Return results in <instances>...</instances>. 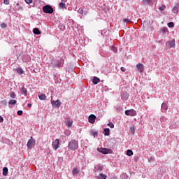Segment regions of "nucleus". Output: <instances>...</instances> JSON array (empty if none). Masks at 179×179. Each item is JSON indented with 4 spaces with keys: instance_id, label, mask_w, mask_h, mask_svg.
<instances>
[{
    "instance_id": "f257e3e1",
    "label": "nucleus",
    "mask_w": 179,
    "mask_h": 179,
    "mask_svg": "<svg viewBox=\"0 0 179 179\" xmlns=\"http://www.w3.org/2000/svg\"><path fill=\"white\" fill-rule=\"evenodd\" d=\"M64 62H65L64 59H52L50 65L52 68H61V66L64 65Z\"/></svg>"
},
{
    "instance_id": "f03ea898",
    "label": "nucleus",
    "mask_w": 179,
    "mask_h": 179,
    "mask_svg": "<svg viewBox=\"0 0 179 179\" xmlns=\"http://www.w3.org/2000/svg\"><path fill=\"white\" fill-rule=\"evenodd\" d=\"M69 149L70 150H76L79 148V144L78 143V141L76 140H72L69 142L68 145Z\"/></svg>"
},
{
    "instance_id": "7ed1b4c3",
    "label": "nucleus",
    "mask_w": 179,
    "mask_h": 179,
    "mask_svg": "<svg viewBox=\"0 0 179 179\" xmlns=\"http://www.w3.org/2000/svg\"><path fill=\"white\" fill-rule=\"evenodd\" d=\"M43 10L45 13L51 14L53 13L54 8H52V7H51L50 6L46 5L43 7Z\"/></svg>"
},
{
    "instance_id": "20e7f679",
    "label": "nucleus",
    "mask_w": 179,
    "mask_h": 179,
    "mask_svg": "<svg viewBox=\"0 0 179 179\" xmlns=\"http://www.w3.org/2000/svg\"><path fill=\"white\" fill-rule=\"evenodd\" d=\"M126 115H130V117H135L136 115V110L134 109L125 110Z\"/></svg>"
},
{
    "instance_id": "39448f33",
    "label": "nucleus",
    "mask_w": 179,
    "mask_h": 179,
    "mask_svg": "<svg viewBox=\"0 0 179 179\" xmlns=\"http://www.w3.org/2000/svg\"><path fill=\"white\" fill-rule=\"evenodd\" d=\"M36 145V140L33 139V137H31V139H29L27 142V148L29 149L33 148Z\"/></svg>"
},
{
    "instance_id": "423d86ee",
    "label": "nucleus",
    "mask_w": 179,
    "mask_h": 179,
    "mask_svg": "<svg viewBox=\"0 0 179 179\" xmlns=\"http://www.w3.org/2000/svg\"><path fill=\"white\" fill-rule=\"evenodd\" d=\"M51 103L52 105V107H57V108H59V107H61V101H59V99H57L56 101L51 100Z\"/></svg>"
},
{
    "instance_id": "0eeeda50",
    "label": "nucleus",
    "mask_w": 179,
    "mask_h": 179,
    "mask_svg": "<svg viewBox=\"0 0 179 179\" xmlns=\"http://www.w3.org/2000/svg\"><path fill=\"white\" fill-rule=\"evenodd\" d=\"M166 45L169 47V48H174V47H176V40L173 39L172 41H167Z\"/></svg>"
},
{
    "instance_id": "6e6552de",
    "label": "nucleus",
    "mask_w": 179,
    "mask_h": 179,
    "mask_svg": "<svg viewBox=\"0 0 179 179\" xmlns=\"http://www.w3.org/2000/svg\"><path fill=\"white\" fill-rule=\"evenodd\" d=\"M98 152H100V153H103V155H108V153L111 152V150L108 148H98Z\"/></svg>"
},
{
    "instance_id": "1a4fd4ad",
    "label": "nucleus",
    "mask_w": 179,
    "mask_h": 179,
    "mask_svg": "<svg viewBox=\"0 0 179 179\" xmlns=\"http://www.w3.org/2000/svg\"><path fill=\"white\" fill-rule=\"evenodd\" d=\"M136 68L141 73H142V72L145 71V66H143V64H142L141 63H138V64H136Z\"/></svg>"
},
{
    "instance_id": "9d476101",
    "label": "nucleus",
    "mask_w": 179,
    "mask_h": 179,
    "mask_svg": "<svg viewBox=\"0 0 179 179\" xmlns=\"http://www.w3.org/2000/svg\"><path fill=\"white\" fill-rule=\"evenodd\" d=\"M96 115H90L88 117V121L90 124H94L96 122Z\"/></svg>"
},
{
    "instance_id": "9b49d317",
    "label": "nucleus",
    "mask_w": 179,
    "mask_h": 179,
    "mask_svg": "<svg viewBox=\"0 0 179 179\" xmlns=\"http://www.w3.org/2000/svg\"><path fill=\"white\" fill-rule=\"evenodd\" d=\"M59 145V139H56L52 142V146H53L54 150H57V149H58Z\"/></svg>"
},
{
    "instance_id": "f8f14e48",
    "label": "nucleus",
    "mask_w": 179,
    "mask_h": 179,
    "mask_svg": "<svg viewBox=\"0 0 179 179\" xmlns=\"http://www.w3.org/2000/svg\"><path fill=\"white\" fill-rule=\"evenodd\" d=\"M167 109H168L167 104L165 103H163L161 106V110L162 113H166L167 111Z\"/></svg>"
},
{
    "instance_id": "ddd939ff",
    "label": "nucleus",
    "mask_w": 179,
    "mask_h": 179,
    "mask_svg": "<svg viewBox=\"0 0 179 179\" xmlns=\"http://www.w3.org/2000/svg\"><path fill=\"white\" fill-rule=\"evenodd\" d=\"M143 5L152 6L153 5V1L152 0H143Z\"/></svg>"
},
{
    "instance_id": "4468645a",
    "label": "nucleus",
    "mask_w": 179,
    "mask_h": 179,
    "mask_svg": "<svg viewBox=\"0 0 179 179\" xmlns=\"http://www.w3.org/2000/svg\"><path fill=\"white\" fill-rule=\"evenodd\" d=\"M16 72L18 73L19 75H23V73H24V71L20 67L16 69Z\"/></svg>"
},
{
    "instance_id": "2eb2a0df",
    "label": "nucleus",
    "mask_w": 179,
    "mask_h": 179,
    "mask_svg": "<svg viewBox=\"0 0 179 179\" xmlns=\"http://www.w3.org/2000/svg\"><path fill=\"white\" fill-rule=\"evenodd\" d=\"M38 98L40 100H47V96H45V94H39Z\"/></svg>"
},
{
    "instance_id": "dca6fc26",
    "label": "nucleus",
    "mask_w": 179,
    "mask_h": 179,
    "mask_svg": "<svg viewBox=\"0 0 179 179\" xmlns=\"http://www.w3.org/2000/svg\"><path fill=\"white\" fill-rule=\"evenodd\" d=\"M160 31L162 33L163 36L166 35V33L169 31V29L167 27H162L160 29Z\"/></svg>"
},
{
    "instance_id": "f3484780",
    "label": "nucleus",
    "mask_w": 179,
    "mask_h": 179,
    "mask_svg": "<svg viewBox=\"0 0 179 179\" xmlns=\"http://www.w3.org/2000/svg\"><path fill=\"white\" fill-rule=\"evenodd\" d=\"M92 82H93L94 85H97V83H99L100 82V78H99L97 77H94Z\"/></svg>"
},
{
    "instance_id": "a211bd4d",
    "label": "nucleus",
    "mask_w": 179,
    "mask_h": 179,
    "mask_svg": "<svg viewBox=\"0 0 179 179\" xmlns=\"http://www.w3.org/2000/svg\"><path fill=\"white\" fill-rule=\"evenodd\" d=\"M96 171H103V166L101 165L98 164L96 166H95Z\"/></svg>"
},
{
    "instance_id": "6ab92c4d",
    "label": "nucleus",
    "mask_w": 179,
    "mask_h": 179,
    "mask_svg": "<svg viewBox=\"0 0 179 179\" xmlns=\"http://www.w3.org/2000/svg\"><path fill=\"white\" fill-rule=\"evenodd\" d=\"M33 32H34V34H36V35L41 34V31H40V29H38V28H34L33 29Z\"/></svg>"
},
{
    "instance_id": "aec40b11",
    "label": "nucleus",
    "mask_w": 179,
    "mask_h": 179,
    "mask_svg": "<svg viewBox=\"0 0 179 179\" xmlns=\"http://www.w3.org/2000/svg\"><path fill=\"white\" fill-rule=\"evenodd\" d=\"M129 96V95L127 92H124L123 94H122V99H123L124 100H127Z\"/></svg>"
},
{
    "instance_id": "412c9836",
    "label": "nucleus",
    "mask_w": 179,
    "mask_h": 179,
    "mask_svg": "<svg viewBox=\"0 0 179 179\" xmlns=\"http://www.w3.org/2000/svg\"><path fill=\"white\" fill-rule=\"evenodd\" d=\"M103 135H105V136H108L110 135V129H105L103 130Z\"/></svg>"
},
{
    "instance_id": "4be33fe9",
    "label": "nucleus",
    "mask_w": 179,
    "mask_h": 179,
    "mask_svg": "<svg viewBox=\"0 0 179 179\" xmlns=\"http://www.w3.org/2000/svg\"><path fill=\"white\" fill-rule=\"evenodd\" d=\"M59 7L60 8V9H66V5L65 4V3H59Z\"/></svg>"
},
{
    "instance_id": "5701e85b",
    "label": "nucleus",
    "mask_w": 179,
    "mask_h": 179,
    "mask_svg": "<svg viewBox=\"0 0 179 179\" xmlns=\"http://www.w3.org/2000/svg\"><path fill=\"white\" fill-rule=\"evenodd\" d=\"M172 10H173V13H178V11H179V10H178V4H177L176 6H175L173 8Z\"/></svg>"
},
{
    "instance_id": "b1692460",
    "label": "nucleus",
    "mask_w": 179,
    "mask_h": 179,
    "mask_svg": "<svg viewBox=\"0 0 179 179\" xmlns=\"http://www.w3.org/2000/svg\"><path fill=\"white\" fill-rule=\"evenodd\" d=\"M72 174L73 176H78V174H79V169H78L77 168L73 169L72 171Z\"/></svg>"
},
{
    "instance_id": "393cba45",
    "label": "nucleus",
    "mask_w": 179,
    "mask_h": 179,
    "mask_svg": "<svg viewBox=\"0 0 179 179\" xmlns=\"http://www.w3.org/2000/svg\"><path fill=\"white\" fill-rule=\"evenodd\" d=\"M3 176H4L5 177H6V176H8V168L7 167L3 168Z\"/></svg>"
},
{
    "instance_id": "a878e982",
    "label": "nucleus",
    "mask_w": 179,
    "mask_h": 179,
    "mask_svg": "<svg viewBox=\"0 0 179 179\" xmlns=\"http://www.w3.org/2000/svg\"><path fill=\"white\" fill-rule=\"evenodd\" d=\"M16 103H17V101H16L15 99H11L9 101L8 104H10L11 106H15V104H16Z\"/></svg>"
},
{
    "instance_id": "bb28decb",
    "label": "nucleus",
    "mask_w": 179,
    "mask_h": 179,
    "mask_svg": "<svg viewBox=\"0 0 179 179\" xmlns=\"http://www.w3.org/2000/svg\"><path fill=\"white\" fill-rule=\"evenodd\" d=\"M21 92H22V94H24V96H27V90L24 87H22L21 89Z\"/></svg>"
},
{
    "instance_id": "cd10ccee",
    "label": "nucleus",
    "mask_w": 179,
    "mask_h": 179,
    "mask_svg": "<svg viewBox=\"0 0 179 179\" xmlns=\"http://www.w3.org/2000/svg\"><path fill=\"white\" fill-rule=\"evenodd\" d=\"M99 179H107V176L105 174L100 173L99 176Z\"/></svg>"
},
{
    "instance_id": "c85d7f7f",
    "label": "nucleus",
    "mask_w": 179,
    "mask_h": 179,
    "mask_svg": "<svg viewBox=\"0 0 179 179\" xmlns=\"http://www.w3.org/2000/svg\"><path fill=\"white\" fill-rule=\"evenodd\" d=\"M127 156H132V155H134V152H132L131 150H128L127 151Z\"/></svg>"
},
{
    "instance_id": "c756f323",
    "label": "nucleus",
    "mask_w": 179,
    "mask_h": 179,
    "mask_svg": "<svg viewBox=\"0 0 179 179\" xmlns=\"http://www.w3.org/2000/svg\"><path fill=\"white\" fill-rule=\"evenodd\" d=\"M10 97H11V99H16V94H15V92H12L10 94Z\"/></svg>"
},
{
    "instance_id": "7c9ffc66",
    "label": "nucleus",
    "mask_w": 179,
    "mask_h": 179,
    "mask_svg": "<svg viewBox=\"0 0 179 179\" xmlns=\"http://www.w3.org/2000/svg\"><path fill=\"white\" fill-rule=\"evenodd\" d=\"M130 130L132 132V134H135V126L134 125H131L130 127Z\"/></svg>"
},
{
    "instance_id": "2f4dec72",
    "label": "nucleus",
    "mask_w": 179,
    "mask_h": 179,
    "mask_svg": "<svg viewBox=\"0 0 179 179\" xmlns=\"http://www.w3.org/2000/svg\"><path fill=\"white\" fill-rule=\"evenodd\" d=\"M124 23H131V20L129 18H124L123 19Z\"/></svg>"
},
{
    "instance_id": "473e14b6",
    "label": "nucleus",
    "mask_w": 179,
    "mask_h": 179,
    "mask_svg": "<svg viewBox=\"0 0 179 179\" xmlns=\"http://www.w3.org/2000/svg\"><path fill=\"white\" fill-rule=\"evenodd\" d=\"M66 125L69 128H71V127H72V122L69 120L66 122Z\"/></svg>"
},
{
    "instance_id": "72a5a7b5",
    "label": "nucleus",
    "mask_w": 179,
    "mask_h": 179,
    "mask_svg": "<svg viewBox=\"0 0 179 179\" xmlns=\"http://www.w3.org/2000/svg\"><path fill=\"white\" fill-rule=\"evenodd\" d=\"M166 120H167V119H166V117H164V116H162L161 118H160L161 122H166Z\"/></svg>"
},
{
    "instance_id": "f704fd0d",
    "label": "nucleus",
    "mask_w": 179,
    "mask_h": 179,
    "mask_svg": "<svg viewBox=\"0 0 179 179\" xmlns=\"http://www.w3.org/2000/svg\"><path fill=\"white\" fill-rule=\"evenodd\" d=\"M1 104H2L3 106H8V102L6 101V100H3L1 101Z\"/></svg>"
},
{
    "instance_id": "c9c22d12",
    "label": "nucleus",
    "mask_w": 179,
    "mask_h": 179,
    "mask_svg": "<svg viewBox=\"0 0 179 179\" xmlns=\"http://www.w3.org/2000/svg\"><path fill=\"white\" fill-rule=\"evenodd\" d=\"M168 27H174V22H171L168 23Z\"/></svg>"
},
{
    "instance_id": "e433bc0d",
    "label": "nucleus",
    "mask_w": 179,
    "mask_h": 179,
    "mask_svg": "<svg viewBox=\"0 0 179 179\" xmlns=\"http://www.w3.org/2000/svg\"><path fill=\"white\" fill-rule=\"evenodd\" d=\"M78 13H80V15H83V8H79Z\"/></svg>"
},
{
    "instance_id": "4c0bfd02",
    "label": "nucleus",
    "mask_w": 179,
    "mask_h": 179,
    "mask_svg": "<svg viewBox=\"0 0 179 179\" xmlns=\"http://www.w3.org/2000/svg\"><path fill=\"white\" fill-rule=\"evenodd\" d=\"M159 10H164L166 9V6H162L161 7L159 8Z\"/></svg>"
},
{
    "instance_id": "58836bf2",
    "label": "nucleus",
    "mask_w": 179,
    "mask_h": 179,
    "mask_svg": "<svg viewBox=\"0 0 179 179\" xmlns=\"http://www.w3.org/2000/svg\"><path fill=\"white\" fill-rule=\"evenodd\" d=\"M112 51H113V52H117V48L113 46L112 47Z\"/></svg>"
},
{
    "instance_id": "ea45409f",
    "label": "nucleus",
    "mask_w": 179,
    "mask_h": 179,
    "mask_svg": "<svg viewBox=\"0 0 179 179\" xmlns=\"http://www.w3.org/2000/svg\"><path fill=\"white\" fill-rule=\"evenodd\" d=\"M108 125L110 127V128H114V124L112 122L108 123Z\"/></svg>"
},
{
    "instance_id": "a19ab883",
    "label": "nucleus",
    "mask_w": 179,
    "mask_h": 179,
    "mask_svg": "<svg viewBox=\"0 0 179 179\" xmlns=\"http://www.w3.org/2000/svg\"><path fill=\"white\" fill-rule=\"evenodd\" d=\"M23 114V110H18L17 115H22Z\"/></svg>"
},
{
    "instance_id": "79ce46f5",
    "label": "nucleus",
    "mask_w": 179,
    "mask_h": 179,
    "mask_svg": "<svg viewBox=\"0 0 179 179\" xmlns=\"http://www.w3.org/2000/svg\"><path fill=\"white\" fill-rule=\"evenodd\" d=\"M26 3H31V2H33V0H24Z\"/></svg>"
},
{
    "instance_id": "37998d69",
    "label": "nucleus",
    "mask_w": 179,
    "mask_h": 179,
    "mask_svg": "<svg viewBox=\"0 0 179 179\" xmlns=\"http://www.w3.org/2000/svg\"><path fill=\"white\" fill-rule=\"evenodd\" d=\"M5 5H9V0H3Z\"/></svg>"
},
{
    "instance_id": "c03bdc74",
    "label": "nucleus",
    "mask_w": 179,
    "mask_h": 179,
    "mask_svg": "<svg viewBox=\"0 0 179 179\" xmlns=\"http://www.w3.org/2000/svg\"><path fill=\"white\" fill-rule=\"evenodd\" d=\"M148 162H149V163H152V162H153V157H150L148 159Z\"/></svg>"
},
{
    "instance_id": "a18cd8bd",
    "label": "nucleus",
    "mask_w": 179,
    "mask_h": 179,
    "mask_svg": "<svg viewBox=\"0 0 179 179\" xmlns=\"http://www.w3.org/2000/svg\"><path fill=\"white\" fill-rule=\"evenodd\" d=\"M1 27H2V28L6 27V24L2 23V24H1Z\"/></svg>"
},
{
    "instance_id": "49530a36",
    "label": "nucleus",
    "mask_w": 179,
    "mask_h": 179,
    "mask_svg": "<svg viewBox=\"0 0 179 179\" xmlns=\"http://www.w3.org/2000/svg\"><path fill=\"white\" fill-rule=\"evenodd\" d=\"M121 71L122 72H125V71H127V69H125V68L124 67H121Z\"/></svg>"
},
{
    "instance_id": "de8ad7c7",
    "label": "nucleus",
    "mask_w": 179,
    "mask_h": 179,
    "mask_svg": "<svg viewBox=\"0 0 179 179\" xmlns=\"http://www.w3.org/2000/svg\"><path fill=\"white\" fill-rule=\"evenodd\" d=\"M134 162H139V157H134Z\"/></svg>"
},
{
    "instance_id": "09e8293b",
    "label": "nucleus",
    "mask_w": 179,
    "mask_h": 179,
    "mask_svg": "<svg viewBox=\"0 0 179 179\" xmlns=\"http://www.w3.org/2000/svg\"><path fill=\"white\" fill-rule=\"evenodd\" d=\"M3 122V117L2 116H0V123Z\"/></svg>"
},
{
    "instance_id": "8fccbe9b",
    "label": "nucleus",
    "mask_w": 179,
    "mask_h": 179,
    "mask_svg": "<svg viewBox=\"0 0 179 179\" xmlns=\"http://www.w3.org/2000/svg\"><path fill=\"white\" fill-rule=\"evenodd\" d=\"M93 136H97V132H93L92 133Z\"/></svg>"
},
{
    "instance_id": "3c124183",
    "label": "nucleus",
    "mask_w": 179,
    "mask_h": 179,
    "mask_svg": "<svg viewBox=\"0 0 179 179\" xmlns=\"http://www.w3.org/2000/svg\"><path fill=\"white\" fill-rule=\"evenodd\" d=\"M62 2L64 3H66V2H68V0H62Z\"/></svg>"
},
{
    "instance_id": "603ef678",
    "label": "nucleus",
    "mask_w": 179,
    "mask_h": 179,
    "mask_svg": "<svg viewBox=\"0 0 179 179\" xmlns=\"http://www.w3.org/2000/svg\"><path fill=\"white\" fill-rule=\"evenodd\" d=\"M27 106H28V107H31V103H28V104H27Z\"/></svg>"
},
{
    "instance_id": "864d4df0",
    "label": "nucleus",
    "mask_w": 179,
    "mask_h": 179,
    "mask_svg": "<svg viewBox=\"0 0 179 179\" xmlns=\"http://www.w3.org/2000/svg\"><path fill=\"white\" fill-rule=\"evenodd\" d=\"M63 29H65V27H64V26H63Z\"/></svg>"
},
{
    "instance_id": "5fc2aeb1",
    "label": "nucleus",
    "mask_w": 179,
    "mask_h": 179,
    "mask_svg": "<svg viewBox=\"0 0 179 179\" xmlns=\"http://www.w3.org/2000/svg\"><path fill=\"white\" fill-rule=\"evenodd\" d=\"M124 1H128V0H124Z\"/></svg>"
}]
</instances>
